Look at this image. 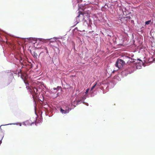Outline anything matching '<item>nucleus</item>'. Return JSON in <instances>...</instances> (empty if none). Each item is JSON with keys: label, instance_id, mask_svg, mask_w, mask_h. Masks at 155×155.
<instances>
[{"label": "nucleus", "instance_id": "f257e3e1", "mask_svg": "<svg viewBox=\"0 0 155 155\" xmlns=\"http://www.w3.org/2000/svg\"><path fill=\"white\" fill-rule=\"evenodd\" d=\"M28 77L26 73H24L21 74V78L23 81L25 85L26 88L30 93L32 95V97L34 100L37 97L38 94L39 93V91L36 88L28 86L29 84L27 81V79Z\"/></svg>", "mask_w": 155, "mask_h": 155}, {"label": "nucleus", "instance_id": "f03ea898", "mask_svg": "<svg viewBox=\"0 0 155 155\" xmlns=\"http://www.w3.org/2000/svg\"><path fill=\"white\" fill-rule=\"evenodd\" d=\"M27 39L31 43L35 44L37 43V41L39 42L40 44H42L44 43H45L48 41L47 39H45L41 38H29Z\"/></svg>", "mask_w": 155, "mask_h": 155}, {"label": "nucleus", "instance_id": "7ed1b4c3", "mask_svg": "<svg viewBox=\"0 0 155 155\" xmlns=\"http://www.w3.org/2000/svg\"><path fill=\"white\" fill-rule=\"evenodd\" d=\"M125 64V62L122 60L118 59L116 62L115 66L118 68H122Z\"/></svg>", "mask_w": 155, "mask_h": 155}, {"label": "nucleus", "instance_id": "20e7f679", "mask_svg": "<svg viewBox=\"0 0 155 155\" xmlns=\"http://www.w3.org/2000/svg\"><path fill=\"white\" fill-rule=\"evenodd\" d=\"M84 14L81 12H78V15L76 17L77 23H78L79 22L83 21L84 19Z\"/></svg>", "mask_w": 155, "mask_h": 155}, {"label": "nucleus", "instance_id": "39448f33", "mask_svg": "<svg viewBox=\"0 0 155 155\" xmlns=\"http://www.w3.org/2000/svg\"><path fill=\"white\" fill-rule=\"evenodd\" d=\"M51 42H53L56 43V39L55 38L49 39V44H50Z\"/></svg>", "mask_w": 155, "mask_h": 155}, {"label": "nucleus", "instance_id": "423d86ee", "mask_svg": "<svg viewBox=\"0 0 155 155\" xmlns=\"http://www.w3.org/2000/svg\"><path fill=\"white\" fill-rule=\"evenodd\" d=\"M12 124H14V125H19L20 126H21V123H14V124H7L5 125H12ZM4 125H1L0 127V128L1 129V127L2 126H4Z\"/></svg>", "mask_w": 155, "mask_h": 155}, {"label": "nucleus", "instance_id": "0eeeda50", "mask_svg": "<svg viewBox=\"0 0 155 155\" xmlns=\"http://www.w3.org/2000/svg\"><path fill=\"white\" fill-rule=\"evenodd\" d=\"M61 111L63 114H66L68 113L69 112V109L66 110H64L62 109V108L61 109Z\"/></svg>", "mask_w": 155, "mask_h": 155}, {"label": "nucleus", "instance_id": "6e6552de", "mask_svg": "<svg viewBox=\"0 0 155 155\" xmlns=\"http://www.w3.org/2000/svg\"><path fill=\"white\" fill-rule=\"evenodd\" d=\"M81 101V100H75L73 103L72 104H74V103L76 102V105H78Z\"/></svg>", "mask_w": 155, "mask_h": 155}, {"label": "nucleus", "instance_id": "1a4fd4ad", "mask_svg": "<svg viewBox=\"0 0 155 155\" xmlns=\"http://www.w3.org/2000/svg\"><path fill=\"white\" fill-rule=\"evenodd\" d=\"M31 53L32 56L35 58H36L38 56L37 54L34 51H31Z\"/></svg>", "mask_w": 155, "mask_h": 155}, {"label": "nucleus", "instance_id": "9d476101", "mask_svg": "<svg viewBox=\"0 0 155 155\" xmlns=\"http://www.w3.org/2000/svg\"><path fill=\"white\" fill-rule=\"evenodd\" d=\"M22 124L23 125L26 126L27 125H28V121L24 122H23Z\"/></svg>", "mask_w": 155, "mask_h": 155}, {"label": "nucleus", "instance_id": "9b49d317", "mask_svg": "<svg viewBox=\"0 0 155 155\" xmlns=\"http://www.w3.org/2000/svg\"><path fill=\"white\" fill-rule=\"evenodd\" d=\"M151 20H150L148 21H146L145 22V25H148L150 24V22H151Z\"/></svg>", "mask_w": 155, "mask_h": 155}, {"label": "nucleus", "instance_id": "f8f14e48", "mask_svg": "<svg viewBox=\"0 0 155 155\" xmlns=\"http://www.w3.org/2000/svg\"><path fill=\"white\" fill-rule=\"evenodd\" d=\"M97 84V83L96 82L91 87V91L96 86Z\"/></svg>", "mask_w": 155, "mask_h": 155}, {"label": "nucleus", "instance_id": "ddd939ff", "mask_svg": "<svg viewBox=\"0 0 155 155\" xmlns=\"http://www.w3.org/2000/svg\"><path fill=\"white\" fill-rule=\"evenodd\" d=\"M54 95V94H52L51 95V97H54V98H55V97H57L58 96V94H57L56 95V96H53V95Z\"/></svg>", "mask_w": 155, "mask_h": 155}, {"label": "nucleus", "instance_id": "4468645a", "mask_svg": "<svg viewBox=\"0 0 155 155\" xmlns=\"http://www.w3.org/2000/svg\"><path fill=\"white\" fill-rule=\"evenodd\" d=\"M89 91V89H87L86 90L85 92V94H87L88 93Z\"/></svg>", "mask_w": 155, "mask_h": 155}, {"label": "nucleus", "instance_id": "2eb2a0df", "mask_svg": "<svg viewBox=\"0 0 155 155\" xmlns=\"http://www.w3.org/2000/svg\"><path fill=\"white\" fill-rule=\"evenodd\" d=\"M74 104H73L74 106H76L77 105H76V102L74 103Z\"/></svg>", "mask_w": 155, "mask_h": 155}, {"label": "nucleus", "instance_id": "dca6fc26", "mask_svg": "<svg viewBox=\"0 0 155 155\" xmlns=\"http://www.w3.org/2000/svg\"><path fill=\"white\" fill-rule=\"evenodd\" d=\"M46 52H47V53H48V50H47V49H46Z\"/></svg>", "mask_w": 155, "mask_h": 155}, {"label": "nucleus", "instance_id": "f3484780", "mask_svg": "<svg viewBox=\"0 0 155 155\" xmlns=\"http://www.w3.org/2000/svg\"><path fill=\"white\" fill-rule=\"evenodd\" d=\"M138 60H139L140 61H142L140 59H138Z\"/></svg>", "mask_w": 155, "mask_h": 155}, {"label": "nucleus", "instance_id": "a211bd4d", "mask_svg": "<svg viewBox=\"0 0 155 155\" xmlns=\"http://www.w3.org/2000/svg\"><path fill=\"white\" fill-rule=\"evenodd\" d=\"M45 115H46L47 116V114L46 113H45Z\"/></svg>", "mask_w": 155, "mask_h": 155}, {"label": "nucleus", "instance_id": "6ab92c4d", "mask_svg": "<svg viewBox=\"0 0 155 155\" xmlns=\"http://www.w3.org/2000/svg\"><path fill=\"white\" fill-rule=\"evenodd\" d=\"M54 90H56V89L55 88L54 89Z\"/></svg>", "mask_w": 155, "mask_h": 155}]
</instances>
